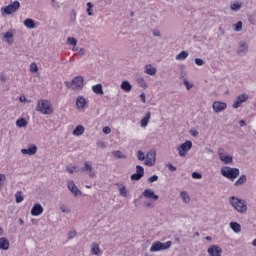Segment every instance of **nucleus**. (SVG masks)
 <instances>
[{
	"label": "nucleus",
	"mask_w": 256,
	"mask_h": 256,
	"mask_svg": "<svg viewBox=\"0 0 256 256\" xmlns=\"http://www.w3.org/2000/svg\"><path fill=\"white\" fill-rule=\"evenodd\" d=\"M137 82H138V84L142 87V88H144V89H146L147 87H148V83L145 81V79L144 78H142V77H138L137 78Z\"/></svg>",
	"instance_id": "c85d7f7f"
},
{
	"label": "nucleus",
	"mask_w": 256,
	"mask_h": 256,
	"mask_svg": "<svg viewBox=\"0 0 256 256\" xmlns=\"http://www.w3.org/2000/svg\"><path fill=\"white\" fill-rule=\"evenodd\" d=\"M76 236V232L75 231H70L69 234H68V239L71 240V239H74Z\"/></svg>",
	"instance_id": "09e8293b"
},
{
	"label": "nucleus",
	"mask_w": 256,
	"mask_h": 256,
	"mask_svg": "<svg viewBox=\"0 0 256 256\" xmlns=\"http://www.w3.org/2000/svg\"><path fill=\"white\" fill-rule=\"evenodd\" d=\"M20 7V3L18 1H14L13 3L9 4L8 6L1 8L2 15L12 14L16 12Z\"/></svg>",
	"instance_id": "423d86ee"
},
{
	"label": "nucleus",
	"mask_w": 256,
	"mask_h": 256,
	"mask_svg": "<svg viewBox=\"0 0 256 256\" xmlns=\"http://www.w3.org/2000/svg\"><path fill=\"white\" fill-rule=\"evenodd\" d=\"M241 47L243 48V50H247V45H246V43H242V44H241Z\"/></svg>",
	"instance_id": "bf43d9fd"
},
{
	"label": "nucleus",
	"mask_w": 256,
	"mask_h": 256,
	"mask_svg": "<svg viewBox=\"0 0 256 256\" xmlns=\"http://www.w3.org/2000/svg\"><path fill=\"white\" fill-rule=\"evenodd\" d=\"M209 256H221L222 255V249L216 245H212L208 249Z\"/></svg>",
	"instance_id": "f8f14e48"
},
{
	"label": "nucleus",
	"mask_w": 256,
	"mask_h": 256,
	"mask_svg": "<svg viewBox=\"0 0 256 256\" xmlns=\"http://www.w3.org/2000/svg\"><path fill=\"white\" fill-rule=\"evenodd\" d=\"M43 212H44V209L41 206V204H39V203L34 204L31 209V215L33 217H38V216L42 215Z\"/></svg>",
	"instance_id": "9d476101"
},
{
	"label": "nucleus",
	"mask_w": 256,
	"mask_h": 256,
	"mask_svg": "<svg viewBox=\"0 0 256 256\" xmlns=\"http://www.w3.org/2000/svg\"><path fill=\"white\" fill-rule=\"evenodd\" d=\"M230 204L235 208L239 213H245L247 211V204L244 200L232 196L230 198Z\"/></svg>",
	"instance_id": "7ed1b4c3"
},
{
	"label": "nucleus",
	"mask_w": 256,
	"mask_h": 256,
	"mask_svg": "<svg viewBox=\"0 0 256 256\" xmlns=\"http://www.w3.org/2000/svg\"><path fill=\"white\" fill-rule=\"evenodd\" d=\"M30 71L33 72V73L38 72V66H37L36 63H32V64L30 65Z\"/></svg>",
	"instance_id": "79ce46f5"
},
{
	"label": "nucleus",
	"mask_w": 256,
	"mask_h": 256,
	"mask_svg": "<svg viewBox=\"0 0 256 256\" xmlns=\"http://www.w3.org/2000/svg\"><path fill=\"white\" fill-rule=\"evenodd\" d=\"M92 90H93V92L96 93V94H99V95H103V94H104L101 84L94 85V86L92 87Z\"/></svg>",
	"instance_id": "a878e982"
},
{
	"label": "nucleus",
	"mask_w": 256,
	"mask_h": 256,
	"mask_svg": "<svg viewBox=\"0 0 256 256\" xmlns=\"http://www.w3.org/2000/svg\"><path fill=\"white\" fill-rule=\"evenodd\" d=\"M242 5L239 4V3H233L231 5V9L234 10V11H238L239 9H241Z\"/></svg>",
	"instance_id": "4c0bfd02"
},
{
	"label": "nucleus",
	"mask_w": 256,
	"mask_h": 256,
	"mask_svg": "<svg viewBox=\"0 0 256 256\" xmlns=\"http://www.w3.org/2000/svg\"><path fill=\"white\" fill-rule=\"evenodd\" d=\"M237 99L243 103L248 100V95L242 94V95L238 96Z\"/></svg>",
	"instance_id": "a19ab883"
},
{
	"label": "nucleus",
	"mask_w": 256,
	"mask_h": 256,
	"mask_svg": "<svg viewBox=\"0 0 256 256\" xmlns=\"http://www.w3.org/2000/svg\"><path fill=\"white\" fill-rule=\"evenodd\" d=\"M242 103H243V102H241V101L237 98V100H236V101L234 102V104H233V107H234V108H239Z\"/></svg>",
	"instance_id": "49530a36"
},
{
	"label": "nucleus",
	"mask_w": 256,
	"mask_h": 256,
	"mask_svg": "<svg viewBox=\"0 0 256 256\" xmlns=\"http://www.w3.org/2000/svg\"><path fill=\"white\" fill-rule=\"evenodd\" d=\"M145 72H146L147 74H149V75H155L156 72H157V69H156L155 67H152L151 64H149V65H146V67H145Z\"/></svg>",
	"instance_id": "4be33fe9"
},
{
	"label": "nucleus",
	"mask_w": 256,
	"mask_h": 256,
	"mask_svg": "<svg viewBox=\"0 0 256 256\" xmlns=\"http://www.w3.org/2000/svg\"><path fill=\"white\" fill-rule=\"evenodd\" d=\"M67 187H68L69 191H71V193H73V195H75V197H77V195H81V191L77 188L74 181H72V180L68 181Z\"/></svg>",
	"instance_id": "ddd939ff"
},
{
	"label": "nucleus",
	"mask_w": 256,
	"mask_h": 256,
	"mask_svg": "<svg viewBox=\"0 0 256 256\" xmlns=\"http://www.w3.org/2000/svg\"><path fill=\"white\" fill-rule=\"evenodd\" d=\"M149 183H154V181H158V176L157 175H153L148 179Z\"/></svg>",
	"instance_id": "de8ad7c7"
},
{
	"label": "nucleus",
	"mask_w": 256,
	"mask_h": 256,
	"mask_svg": "<svg viewBox=\"0 0 256 256\" xmlns=\"http://www.w3.org/2000/svg\"><path fill=\"white\" fill-rule=\"evenodd\" d=\"M252 245L256 247V239L253 240Z\"/></svg>",
	"instance_id": "69168bd1"
},
{
	"label": "nucleus",
	"mask_w": 256,
	"mask_h": 256,
	"mask_svg": "<svg viewBox=\"0 0 256 256\" xmlns=\"http://www.w3.org/2000/svg\"><path fill=\"white\" fill-rule=\"evenodd\" d=\"M36 110L44 115L52 114L54 111L51 102L46 99H40L37 102Z\"/></svg>",
	"instance_id": "f257e3e1"
},
{
	"label": "nucleus",
	"mask_w": 256,
	"mask_h": 256,
	"mask_svg": "<svg viewBox=\"0 0 256 256\" xmlns=\"http://www.w3.org/2000/svg\"><path fill=\"white\" fill-rule=\"evenodd\" d=\"M16 125H17V127H25L27 125V121L25 118H19L16 121Z\"/></svg>",
	"instance_id": "2f4dec72"
},
{
	"label": "nucleus",
	"mask_w": 256,
	"mask_h": 256,
	"mask_svg": "<svg viewBox=\"0 0 256 256\" xmlns=\"http://www.w3.org/2000/svg\"><path fill=\"white\" fill-rule=\"evenodd\" d=\"M87 106V101L83 96H79L76 100L77 109L81 110Z\"/></svg>",
	"instance_id": "f3484780"
},
{
	"label": "nucleus",
	"mask_w": 256,
	"mask_h": 256,
	"mask_svg": "<svg viewBox=\"0 0 256 256\" xmlns=\"http://www.w3.org/2000/svg\"><path fill=\"white\" fill-rule=\"evenodd\" d=\"M121 89L125 92H130L132 90V85L128 81H123L121 84Z\"/></svg>",
	"instance_id": "412c9836"
},
{
	"label": "nucleus",
	"mask_w": 256,
	"mask_h": 256,
	"mask_svg": "<svg viewBox=\"0 0 256 256\" xmlns=\"http://www.w3.org/2000/svg\"><path fill=\"white\" fill-rule=\"evenodd\" d=\"M240 127H245V125H246V122L244 121V120H240Z\"/></svg>",
	"instance_id": "4d7b16f0"
},
{
	"label": "nucleus",
	"mask_w": 256,
	"mask_h": 256,
	"mask_svg": "<svg viewBox=\"0 0 256 256\" xmlns=\"http://www.w3.org/2000/svg\"><path fill=\"white\" fill-rule=\"evenodd\" d=\"M112 154L114 157H116V159H126V156L119 150L113 151Z\"/></svg>",
	"instance_id": "c756f323"
},
{
	"label": "nucleus",
	"mask_w": 256,
	"mask_h": 256,
	"mask_svg": "<svg viewBox=\"0 0 256 256\" xmlns=\"http://www.w3.org/2000/svg\"><path fill=\"white\" fill-rule=\"evenodd\" d=\"M143 196L146 198V199H150L151 201H157V199H159V196L156 195L153 190L151 189H146L144 192H143Z\"/></svg>",
	"instance_id": "4468645a"
},
{
	"label": "nucleus",
	"mask_w": 256,
	"mask_h": 256,
	"mask_svg": "<svg viewBox=\"0 0 256 256\" xmlns=\"http://www.w3.org/2000/svg\"><path fill=\"white\" fill-rule=\"evenodd\" d=\"M137 173L131 175L132 181H139L144 175V168L142 166L137 165L136 166Z\"/></svg>",
	"instance_id": "9b49d317"
},
{
	"label": "nucleus",
	"mask_w": 256,
	"mask_h": 256,
	"mask_svg": "<svg viewBox=\"0 0 256 256\" xmlns=\"http://www.w3.org/2000/svg\"><path fill=\"white\" fill-rule=\"evenodd\" d=\"M3 233H4L3 228L0 227V236H3Z\"/></svg>",
	"instance_id": "0e129e2a"
},
{
	"label": "nucleus",
	"mask_w": 256,
	"mask_h": 256,
	"mask_svg": "<svg viewBox=\"0 0 256 256\" xmlns=\"http://www.w3.org/2000/svg\"><path fill=\"white\" fill-rule=\"evenodd\" d=\"M184 84L186 85L187 89L190 90L192 88V85L188 83V81H184Z\"/></svg>",
	"instance_id": "5fc2aeb1"
},
{
	"label": "nucleus",
	"mask_w": 256,
	"mask_h": 256,
	"mask_svg": "<svg viewBox=\"0 0 256 256\" xmlns=\"http://www.w3.org/2000/svg\"><path fill=\"white\" fill-rule=\"evenodd\" d=\"M193 179H202V175L198 172L192 173Z\"/></svg>",
	"instance_id": "c03bdc74"
},
{
	"label": "nucleus",
	"mask_w": 256,
	"mask_h": 256,
	"mask_svg": "<svg viewBox=\"0 0 256 256\" xmlns=\"http://www.w3.org/2000/svg\"><path fill=\"white\" fill-rule=\"evenodd\" d=\"M154 36H160V32L158 30L154 31Z\"/></svg>",
	"instance_id": "052dcab7"
},
{
	"label": "nucleus",
	"mask_w": 256,
	"mask_h": 256,
	"mask_svg": "<svg viewBox=\"0 0 256 256\" xmlns=\"http://www.w3.org/2000/svg\"><path fill=\"white\" fill-rule=\"evenodd\" d=\"M35 153H37V147L34 144H30L28 149L21 150L22 155H35Z\"/></svg>",
	"instance_id": "dca6fc26"
},
{
	"label": "nucleus",
	"mask_w": 256,
	"mask_h": 256,
	"mask_svg": "<svg viewBox=\"0 0 256 256\" xmlns=\"http://www.w3.org/2000/svg\"><path fill=\"white\" fill-rule=\"evenodd\" d=\"M189 56V53L187 51H182L180 54L176 56L177 60H184Z\"/></svg>",
	"instance_id": "7c9ffc66"
},
{
	"label": "nucleus",
	"mask_w": 256,
	"mask_h": 256,
	"mask_svg": "<svg viewBox=\"0 0 256 256\" xmlns=\"http://www.w3.org/2000/svg\"><path fill=\"white\" fill-rule=\"evenodd\" d=\"M82 171H92L91 164L89 162H85L84 168L82 169Z\"/></svg>",
	"instance_id": "58836bf2"
},
{
	"label": "nucleus",
	"mask_w": 256,
	"mask_h": 256,
	"mask_svg": "<svg viewBox=\"0 0 256 256\" xmlns=\"http://www.w3.org/2000/svg\"><path fill=\"white\" fill-rule=\"evenodd\" d=\"M190 149H192V142L190 140H187L186 142L181 144L178 147V153H179L180 157H186V155H187L188 151H190Z\"/></svg>",
	"instance_id": "0eeeda50"
},
{
	"label": "nucleus",
	"mask_w": 256,
	"mask_h": 256,
	"mask_svg": "<svg viewBox=\"0 0 256 256\" xmlns=\"http://www.w3.org/2000/svg\"><path fill=\"white\" fill-rule=\"evenodd\" d=\"M103 133H105V135H109V133H111V128L108 127V126H105V127L103 128Z\"/></svg>",
	"instance_id": "8fccbe9b"
},
{
	"label": "nucleus",
	"mask_w": 256,
	"mask_h": 256,
	"mask_svg": "<svg viewBox=\"0 0 256 256\" xmlns=\"http://www.w3.org/2000/svg\"><path fill=\"white\" fill-rule=\"evenodd\" d=\"M24 25L29 29H33L35 27V23L32 19H26L24 21Z\"/></svg>",
	"instance_id": "cd10ccee"
},
{
	"label": "nucleus",
	"mask_w": 256,
	"mask_h": 256,
	"mask_svg": "<svg viewBox=\"0 0 256 256\" xmlns=\"http://www.w3.org/2000/svg\"><path fill=\"white\" fill-rule=\"evenodd\" d=\"M221 174L230 181H235V179H237V177L240 175V171L238 168L225 166L221 169Z\"/></svg>",
	"instance_id": "f03ea898"
},
{
	"label": "nucleus",
	"mask_w": 256,
	"mask_h": 256,
	"mask_svg": "<svg viewBox=\"0 0 256 256\" xmlns=\"http://www.w3.org/2000/svg\"><path fill=\"white\" fill-rule=\"evenodd\" d=\"M155 161H156V152L151 150L146 155L145 164L148 165V167H152L155 164Z\"/></svg>",
	"instance_id": "1a4fd4ad"
},
{
	"label": "nucleus",
	"mask_w": 256,
	"mask_h": 256,
	"mask_svg": "<svg viewBox=\"0 0 256 256\" xmlns=\"http://www.w3.org/2000/svg\"><path fill=\"white\" fill-rule=\"evenodd\" d=\"M168 167H169L170 171H176V167L173 166L172 164H169Z\"/></svg>",
	"instance_id": "6e6d98bb"
},
{
	"label": "nucleus",
	"mask_w": 256,
	"mask_h": 256,
	"mask_svg": "<svg viewBox=\"0 0 256 256\" xmlns=\"http://www.w3.org/2000/svg\"><path fill=\"white\" fill-rule=\"evenodd\" d=\"M247 178L245 175H242L236 182L235 185L239 186V185H244V183H246Z\"/></svg>",
	"instance_id": "473e14b6"
},
{
	"label": "nucleus",
	"mask_w": 256,
	"mask_h": 256,
	"mask_svg": "<svg viewBox=\"0 0 256 256\" xmlns=\"http://www.w3.org/2000/svg\"><path fill=\"white\" fill-rule=\"evenodd\" d=\"M87 6H88L87 13H88L89 16H91V15H92V10H91V8L93 7V5H92L90 2H88V3H87Z\"/></svg>",
	"instance_id": "a18cd8bd"
},
{
	"label": "nucleus",
	"mask_w": 256,
	"mask_h": 256,
	"mask_svg": "<svg viewBox=\"0 0 256 256\" xmlns=\"http://www.w3.org/2000/svg\"><path fill=\"white\" fill-rule=\"evenodd\" d=\"M116 187H118V191L121 197H127L128 190L125 185H123L122 183H116Z\"/></svg>",
	"instance_id": "a211bd4d"
},
{
	"label": "nucleus",
	"mask_w": 256,
	"mask_h": 256,
	"mask_svg": "<svg viewBox=\"0 0 256 256\" xmlns=\"http://www.w3.org/2000/svg\"><path fill=\"white\" fill-rule=\"evenodd\" d=\"M243 23L242 21H238L237 24H234V30L240 32L242 30Z\"/></svg>",
	"instance_id": "c9c22d12"
},
{
	"label": "nucleus",
	"mask_w": 256,
	"mask_h": 256,
	"mask_svg": "<svg viewBox=\"0 0 256 256\" xmlns=\"http://www.w3.org/2000/svg\"><path fill=\"white\" fill-rule=\"evenodd\" d=\"M80 55H84L85 54V49L81 48L78 52Z\"/></svg>",
	"instance_id": "13d9d810"
},
{
	"label": "nucleus",
	"mask_w": 256,
	"mask_h": 256,
	"mask_svg": "<svg viewBox=\"0 0 256 256\" xmlns=\"http://www.w3.org/2000/svg\"><path fill=\"white\" fill-rule=\"evenodd\" d=\"M85 129L83 126L79 125L77 126L74 131H73V135H75L76 137H79V135H83Z\"/></svg>",
	"instance_id": "5701e85b"
},
{
	"label": "nucleus",
	"mask_w": 256,
	"mask_h": 256,
	"mask_svg": "<svg viewBox=\"0 0 256 256\" xmlns=\"http://www.w3.org/2000/svg\"><path fill=\"white\" fill-rule=\"evenodd\" d=\"M6 179H7V177L5 176V174H0V189H1V187H3Z\"/></svg>",
	"instance_id": "ea45409f"
},
{
	"label": "nucleus",
	"mask_w": 256,
	"mask_h": 256,
	"mask_svg": "<svg viewBox=\"0 0 256 256\" xmlns=\"http://www.w3.org/2000/svg\"><path fill=\"white\" fill-rule=\"evenodd\" d=\"M140 98H141V101H142L143 103L146 102V96H145L144 93H142V94L140 95Z\"/></svg>",
	"instance_id": "864d4df0"
},
{
	"label": "nucleus",
	"mask_w": 256,
	"mask_h": 256,
	"mask_svg": "<svg viewBox=\"0 0 256 256\" xmlns=\"http://www.w3.org/2000/svg\"><path fill=\"white\" fill-rule=\"evenodd\" d=\"M75 169H76V167H72V168L68 167L67 171H68V173H70L72 175V173H74Z\"/></svg>",
	"instance_id": "603ef678"
},
{
	"label": "nucleus",
	"mask_w": 256,
	"mask_h": 256,
	"mask_svg": "<svg viewBox=\"0 0 256 256\" xmlns=\"http://www.w3.org/2000/svg\"><path fill=\"white\" fill-rule=\"evenodd\" d=\"M211 240H212V238L210 236L206 237V241H211Z\"/></svg>",
	"instance_id": "338daca9"
},
{
	"label": "nucleus",
	"mask_w": 256,
	"mask_h": 256,
	"mask_svg": "<svg viewBox=\"0 0 256 256\" xmlns=\"http://www.w3.org/2000/svg\"><path fill=\"white\" fill-rule=\"evenodd\" d=\"M181 198L183 199L184 203H189L190 198L189 195L187 194V192L183 191L181 192Z\"/></svg>",
	"instance_id": "f704fd0d"
},
{
	"label": "nucleus",
	"mask_w": 256,
	"mask_h": 256,
	"mask_svg": "<svg viewBox=\"0 0 256 256\" xmlns=\"http://www.w3.org/2000/svg\"><path fill=\"white\" fill-rule=\"evenodd\" d=\"M150 118H151V113H150V112H147V113L145 114V117H144V118L141 120V122H140L141 127H143V128L147 127Z\"/></svg>",
	"instance_id": "aec40b11"
},
{
	"label": "nucleus",
	"mask_w": 256,
	"mask_h": 256,
	"mask_svg": "<svg viewBox=\"0 0 256 256\" xmlns=\"http://www.w3.org/2000/svg\"><path fill=\"white\" fill-rule=\"evenodd\" d=\"M67 42L70 44V45H73V46H76L77 44V41L73 38V37H69L67 39Z\"/></svg>",
	"instance_id": "37998d69"
},
{
	"label": "nucleus",
	"mask_w": 256,
	"mask_h": 256,
	"mask_svg": "<svg viewBox=\"0 0 256 256\" xmlns=\"http://www.w3.org/2000/svg\"><path fill=\"white\" fill-rule=\"evenodd\" d=\"M137 157H138L139 161H145V159H146L145 154L140 150L137 152Z\"/></svg>",
	"instance_id": "e433bc0d"
},
{
	"label": "nucleus",
	"mask_w": 256,
	"mask_h": 256,
	"mask_svg": "<svg viewBox=\"0 0 256 256\" xmlns=\"http://www.w3.org/2000/svg\"><path fill=\"white\" fill-rule=\"evenodd\" d=\"M91 251L93 252L94 255H99L100 253V248L97 243H93Z\"/></svg>",
	"instance_id": "72a5a7b5"
},
{
	"label": "nucleus",
	"mask_w": 256,
	"mask_h": 256,
	"mask_svg": "<svg viewBox=\"0 0 256 256\" xmlns=\"http://www.w3.org/2000/svg\"><path fill=\"white\" fill-rule=\"evenodd\" d=\"M218 155H219L220 161H223L225 165H230V163H233L232 156L227 155L223 148L218 149Z\"/></svg>",
	"instance_id": "6e6552de"
},
{
	"label": "nucleus",
	"mask_w": 256,
	"mask_h": 256,
	"mask_svg": "<svg viewBox=\"0 0 256 256\" xmlns=\"http://www.w3.org/2000/svg\"><path fill=\"white\" fill-rule=\"evenodd\" d=\"M89 177H96V175H95L94 172H91V173L89 174Z\"/></svg>",
	"instance_id": "e2e57ef3"
},
{
	"label": "nucleus",
	"mask_w": 256,
	"mask_h": 256,
	"mask_svg": "<svg viewBox=\"0 0 256 256\" xmlns=\"http://www.w3.org/2000/svg\"><path fill=\"white\" fill-rule=\"evenodd\" d=\"M9 246H10V244H9L7 238L1 237L0 238V249L3 251H7L9 249Z\"/></svg>",
	"instance_id": "6ab92c4d"
},
{
	"label": "nucleus",
	"mask_w": 256,
	"mask_h": 256,
	"mask_svg": "<svg viewBox=\"0 0 256 256\" xmlns=\"http://www.w3.org/2000/svg\"><path fill=\"white\" fill-rule=\"evenodd\" d=\"M15 201L17 204L22 203V201H24V196H23V192L22 191H17L15 194Z\"/></svg>",
	"instance_id": "393cba45"
},
{
	"label": "nucleus",
	"mask_w": 256,
	"mask_h": 256,
	"mask_svg": "<svg viewBox=\"0 0 256 256\" xmlns=\"http://www.w3.org/2000/svg\"><path fill=\"white\" fill-rule=\"evenodd\" d=\"M227 108V104L224 103V102H220V101H215L213 103V110L216 112V113H219L223 110H225Z\"/></svg>",
	"instance_id": "2eb2a0df"
},
{
	"label": "nucleus",
	"mask_w": 256,
	"mask_h": 256,
	"mask_svg": "<svg viewBox=\"0 0 256 256\" xmlns=\"http://www.w3.org/2000/svg\"><path fill=\"white\" fill-rule=\"evenodd\" d=\"M4 38L6 39V41L9 45H11L13 43V34H12V32H6L4 34Z\"/></svg>",
	"instance_id": "bb28decb"
},
{
	"label": "nucleus",
	"mask_w": 256,
	"mask_h": 256,
	"mask_svg": "<svg viewBox=\"0 0 256 256\" xmlns=\"http://www.w3.org/2000/svg\"><path fill=\"white\" fill-rule=\"evenodd\" d=\"M195 63L198 65V66H202L204 64V61L200 58H196L195 59Z\"/></svg>",
	"instance_id": "3c124183"
},
{
	"label": "nucleus",
	"mask_w": 256,
	"mask_h": 256,
	"mask_svg": "<svg viewBox=\"0 0 256 256\" xmlns=\"http://www.w3.org/2000/svg\"><path fill=\"white\" fill-rule=\"evenodd\" d=\"M230 227L235 233H240L241 232V225L237 222H231Z\"/></svg>",
	"instance_id": "b1692460"
},
{
	"label": "nucleus",
	"mask_w": 256,
	"mask_h": 256,
	"mask_svg": "<svg viewBox=\"0 0 256 256\" xmlns=\"http://www.w3.org/2000/svg\"><path fill=\"white\" fill-rule=\"evenodd\" d=\"M19 223H20L21 225H24V221H23L22 219H19Z\"/></svg>",
	"instance_id": "774afa93"
},
{
	"label": "nucleus",
	"mask_w": 256,
	"mask_h": 256,
	"mask_svg": "<svg viewBox=\"0 0 256 256\" xmlns=\"http://www.w3.org/2000/svg\"><path fill=\"white\" fill-rule=\"evenodd\" d=\"M19 100H20L21 102H23V101L26 100V98H25L24 96H21V97L19 98Z\"/></svg>",
	"instance_id": "680f3d73"
},
{
	"label": "nucleus",
	"mask_w": 256,
	"mask_h": 256,
	"mask_svg": "<svg viewBox=\"0 0 256 256\" xmlns=\"http://www.w3.org/2000/svg\"><path fill=\"white\" fill-rule=\"evenodd\" d=\"M171 246H172V241H167L165 243H162L160 241H155L150 248V252L154 253V252L169 250Z\"/></svg>",
	"instance_id": "20e7f679"
},
{
	"label": "nucleus",
	"mask_w": 256,
	"mask_h": 256,
	"mask_svg": "<svg viewBox=\"0 0 256 256\" xmlns=\"http://www.w3.org/2000/svg\"><path fill=\"white\" fill-rule=\"evenodd\" d=\"M83 83H84V79L82 76H76L72 81H71V84L66 81L65 82V85L68 87V88H71L73 90H78V89H81L83 87Z\"/></svg>",
	"instance_id": "39448f33"
}]
</instances>
